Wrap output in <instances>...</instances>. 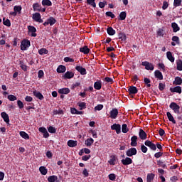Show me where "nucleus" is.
<instances>
[{
    "mask_svg": "<svg viewBox=\"0 0 182 182\" xmlns=\"http://www.w3.org/2000/svg\"><path fill=\"white\" fill-rule=\"evenodd\" d=\"M31 46V41L27 39H24L21 43V50H27L28 48Z\"/></svg>",
    "mask_w": 182,
    "mask_h": 182,
    "instance_id": "1",
    "label": "nucleus"
},
{
    "mask_svg": "<svg viewBox=\"0 0 182 182\" xmlns=\"http://www.w3.org/2000/svg\"><path fill=\"white\" fill-rule=\"evenodd\" d=\"M28 35L31 36L32 38H36L38 36V34H36V28L33 26H28Z\"/></svg>",
    "mask_w": 182,
    "mask_h": 182,
    "instance_id": "2",
    "label": "nucleus"
},
{
    "mask_svg": "<svg viewBox=\"0 0 182 182\" xmlns=\"http://www.w3.org/2000/svg\"><path fill=\"white\" fill-rule=\"evenodd\" d=\"M57 21L53 17H49L46 21H45L43 25L44 26H48V25H50V26H53L55 23H56Z\"/></svg>",
    "mask_w": 182,
    "mask_h": 182,
    "instance_id": "3",
    "label": "nucleus"
},
{
    "mask_svg": "<svg viewBox=\"0 0 182 182\" xmlns=\"http://www.w3.org/2000/svg\"><path fill=\"white\" fill-rule=\"evenodd\" d=\"M144 144L147 147H149V149H151V150H152L153 151H156V150H157V146H156V144L151 142L150 140L145 141Z\"/></svg>",
    "mask_w": 182,
    "mask_h": 182,
    "instance_id": "4",
    "label": "nucleus"
},
{
    "mask_svg": "<svg viewBox=\"0 0 182 182\" xmlns=\"http://www.w3.org/2000/svg\"><path fill=\"white\" fill-rule=\"evenodd\" d=\"M136 154H137V149L134 147H132L126 151L127 157H132V156H136Z\"/></svg>",
    "mask_w": 182,
    "mask_h": 182,
    "instance_id": "5",
    "label": "nucleus"
},
{
    "mask_svg": "<svg viewBox=\"0 0 182 182\" xmlns=\"http://www.w3.org/2000/svg\"><path fill=\"white\" fill-rule=\"evenodd\" d=\"M142 66L145 67L146 70H154V65L151 63H149L148 61H144L141 63Z\"/></svg>",
    "mask_w": 182,
    "mask_h": 182,
    "instance_id": "6",
    "label": "nucleus"
},
{
    "mask_svg": "<svg viewBox=\"0 0 182 182\" xmlns=\"http://www.w3.org/2000/svg\"><path fill=\"white\" fill-rule=\"evenodd\" d=\"M14 11L10 12V15H11V16H16V15H18V13L21 14V11H22V6H15L14 7Z\"/></svg>",
    "mask_w": 182,
    "mask_h": 182,
    "instance_id": "7",
    "label": "nucleus"
},
{
    "mask_svg": "<svg viewBox=\"0 0 182 182\" xmlns=\"http://www.w3.org/2000/svg\"><path fill=\"white\" fill-rule=\"evenodd\" d=\"M170 109L173 110L174 113H180V107L176 102H171L169 105Z\"/></svg>",
    "mask_w": 182,
    "mask_h": 182,
    "instance_id": "8",
    "label": "nucleus"
},
{
    "mask_svg": "<svg viewBox=\"0 0 182 182\" xmlns=\"http://www.w3.org/2000/svg\"><path fill=\"white\" fill-rule=\"evenodd\" d=\"M111 130H115L117 134L122 133V127L119 124H114L111 126Z\"/></svg>",
    "mask_w": 182,
    "mask_h": 182,
    "instance_id": "9",
    "label": "nucleus"
},
{
    "mask_svg": "<svg viewBox=\"0 0 182 182\" xmlns=\"http://www.w3.org/2000/svg\"><path fill=\"white\" fill-rule=\"evenodd\" d=\"M118 159L117 156H116V155H111L110 156V159L108 161L109 164H110V166H115V164H117V161H118Z\"/></svg>",
    "mask_w": 182,
    "mask_h": 182,
    "instance_id": "10",
    "label": "nucleus"
},
{
    "mask_svg": "<svg viewBox=\"0 0 182 182\" xmlns=\"http://www.w3.org/2000/svg\"><path fill=\"white\" fill-rule=\"evenodd\" d=\"M109 117L111 119H116L117 117V114H119V110L117 108H113L109 112Z\"/></svg>",
    "mask_w": 182,
    "mask_h": 182,
    "instance_id": "11",
    "label": "nucleus"
},
{
    "mask_svg": "<svg viewBox=\"0 0 182 182\" xmlns=\"http://www.w3.org/2000/svg\"><path fill=\"white\" fill-rule=\"evenodd\" d=\"M75 69L77 70L79 72V73H80V75H85L87 74V72L86 71V68L80 65H77L75 68Z\"/></svg>",
    "mask_w": 182,
    "mask_h": 182,
    "instance_id": "12",
    "label": "nucleus"
},
{
    "mask_svg": "<svg viewBox=\"0 0 182 182\" xmlns=\"http://www.w3.org/2000/svg\"><path fill=\"white\" fill-rule=\"evenodd\" d=\"M121 163H122L124 166H129V164L133 163V160H132L130 157H126L124 159L121 160Z\"/></svg>",
    "mask_w": 182,
    "mask_h": 182,
    "instance_id": "13",
    "label": "nucleus"
},
{
    "mask_svg": "<svg viewBox=\"0 0 182 182\" xmlns=\"http://www.w3.org/2000/svg\"><path fill=\"white\" fill-rule=\"evenodd\" d=\"M139 136L141 140H146V139H147V134L146 133V132H144V130H143V129H140L139 132Z\"/></svg>",
    "mask_w": 182,
    "mask_h": 182,
    "instance_id": "14",
    "label": "nucleus"
},
{
    "mask_svg": "<svg viewBox=\"0 0 182 182\" xmlns=\"http://www.w3.org/2000/svg\"><path fill=\"white\" fill-rule=\"evenodd\" d=\"M170 92H171V93H178L179 95H181V87L180 86H176L172 88H170Z\"/></svg>",
    "mask_w": 182,
    "mask_h": 182,
    "instance_id": "15",
    "label": "nucleus"
},
{
    "mask_svg": "<svg viewBox=\"0 0 182 182\" xmlns=\"http://www.w3.org/2000/svg\"><path fill=\"white\" fill-rule=\"evenodd\" d=\"M130 146L132 147H136V146H137V136L134 135L133 136H132Z\"/></svg>",
    "mask_w": 182,
    "mask_h": 182,
    "instance_id": "16",
    "label": "nucleus"
},
{
    "mask_svg": "<svg viewBox=\"0 0 182 182\" xmlns=\"http://www.w3.org/2000/svg\"><path fill=\"white\" fill-rule=\"evenodd\" d=\"M1 116L2 119L4 120L5 123H6L7 124H9V115H8L6 112H3L1 113Z\"/></svg>",
    "mask_w": 182,
    "mask_h": 182,
    "instance_id": "17",
    "label": "nucleus"
},
{
    "mask_svg": "<svg viewBox=\"0 0 182 182\" xmlns=\"http://www.w3.org/2000/svg\"><path fill=\"white\" fill-rule=\"evenodd\" d=\"M128 92L129 95H136L139 90H137L136 87L130 86L128 89Z\"/></svg>",
    "mask_w": 182,
    "mask_h": 182,
    "instance_id": "18",
    "label": "nucleus"
},
{
    "mask_svg": "<svg viewBox=\"0 0 182 182\" xmlns=\"http://www.w3.org/2000/svg\"><path fill=\"white\" fill-rule=\"evenodd\" d=\"M33 96L37 97V99H39V100H43L44 97H43V95L41 93V92L35 90V91H33Z\"/></svg>",
    "mask_w": 182,
    "mask_h": 182,
    "instance_id": "19",
    "label": "nucleus"
},
{
    "mask_svg": "<svg viewBox=\"0 0 182 182\" xmlns=\"http://www.w3.org/2000/svg\"><path fill=\"white\" fill-rule=\"evenodd\" d=\"M80 52L84 53V55H87L90 52V49L87 46H85L84 47L80 48Z\"/></svg>",
    "mask_w": 182,
    "mask_h": 182,
    "instance_id": "20",
    "label": "nucleus"
},
{
    "mask_svg": "<svg viewBox=\"0 0 182 182\" xmlns=\"http://www.w3.org/2000/svg\"><path fill=\"white\" fill-rule=\"evenodd\" d=\"M58 93H60V95H69L70 90L69 88H61L58 90Z\"/></svg>",
    "mask_w": 182,
    "mask_h": 182,
    "instance_id": "21",
    "label": "nucleus"
},
{
    "mask_svg": "<svg viewBox=\"0 0 182 182\" xmlns=\"http://www.w3.org/2000/svg\"><path fill=\"white\" fill-rule=\"evenodd\" d=\"M74 76H75V73L70 71H67L65 73L63 77L64 79H72Z\"/></svg>",
    "mask_w": 182,
    "mask_h": 182,
    "instance_id": "22",
    "label": "nucleus"
},
{
    "mask_svg": "<svg viewBox=\"0 0 182 182\" xmlns=\"http://www.w3.org/2000/svg\"><path fill=\"white\" fill-rule=\"evenodd\" d=\"M155 77L159 80H163V73L160 70H156L154 72Z\"/></svg>",
    "mask_w": 182,
    "mask_h": 182,
    "instance_id": "23",
    "label": "nucleus"
},
{
    "mask_svg": "<svg viewBox=\"0 0 182 182\" xmlns=\"http://www.w3.org/2000/svg\"><path fill=\"white\" fill-rule=\"evenodd\" d=\"M58 73H65L66 72V67L63 65H60L57 68Z\"/></svg>",
    "mask_w": 182,
    "mask_h": 182,
    "instance_id": "24",
    "label": "nucleus"
},
{
    "mask_svg": "<svg viewBox=\"0 0 182 182\" xmlns=\"http://www.w3.org/2000/svg\"><path fill=\"white\" fill-rule=\"evenodd\" d=\"M166 58L167 59H168V60H170V62H171L172 63H174L175 58L173 56V53L171 51H168L166 53Z\"/></svg>",
    "mask_w": 182,
    "mask_h": 182,
    "instance_id": "25",
    "label": "nucleus"
},
{
    "mask_svg": "<svg viewBox=\"0 0 182 182\" xmlns=\"http://www.w3.org/2000/svg\"><path fill=\"white\" fill-rule=\"evenodd\" d=\"M48 182H60V181H59V179L58 178V177L55 175L50 176L48 178Z\"/></svg>",
    "mask_w": 182,
    "mask_h": 182,
    "instance_id": "26",
    "label": "nucleus"
},
{
    "mask_svg": "<svg viewBox=\"0 0 182 182\" xmlns=\"http://www.w3.org/2000/svg\"><path fill=\"white\" fill-rule=\"evenodd\" d=\"M94 88L96 89V90H100V89H102V81L101 80L96 81L94 83Z\"/></svg>",
    "mask_w": 182,
    "mask_h": 182,
    "instance_id": "27",
    "label": "nucleus"
},
{
    "mask_svg": "<svg viewBox=\"0 0 182 182\" xmlns=\"http://www.w3.org/2000/svg\"><path fill=\"white\" fill-rule=\"evenodd\" d=\"M171 28L174 33L178 32V31H180V27L178 26V24H177V23L176 22L171 23Z\"/></svg>",
    "mask_w": 182,
    "mask_h": 182,
    "instance_id": "28",
    "label": "nucleus"
},
{
    "mask_svg": "<svg viewBox=\"0 0 182 182\" xmlns=\"http://www.w3.org/2000/svg\"><path fill=\"white\" fill-rule=\"evenodd\" d=\"M166 116L169 120V122H171L173 124H176V119H174V117L170 113V112H166Z\"/></svg>",
    "mask_w": 182,
    "mask_h": 182,
    "instance_id": "29",
    "label": "nucleus"
},
{
    "mask_svg": "<svg viewBox=\"0 0 182 182\" xmlns=\"http://www.w3.org/2000/svg\"><path fill=\"white\" fill-rule=\"evenodd\" d=\"M20 68L23 70V72H28V66L25 65V63L23 61L20 60L19 61Z\"/></svg>",
    "mask_w": 182,
    "mask_h": 182,
    "instance_id": "30",
    "label": "nucleus"
},
{
    "mask_svg": "<svg viewBox=\"0 0 182 182\" xmlns=\"http://www.w3.org/2000/svg\"><path fill=\"white\" fill-rule=\"evenodd\" d=\"M33 9L34 12H41V4L39 3H35L33 4Z\"/></svg>",
    "mask_w": 182,
    "mask_h": 182,
    "instance_id": "31",
    "label": "nucleus"
},
{
    "mask_svg": "<svg viewBox=\"0 0 182 182\" xmlns=\"http://www.w3.org/2000/svg\"><path fill=\"white\" fill-rule=\"evenodd\" d=\"M118 38L120 39L122 42H125L126 39H127V37L126 36V34L124 33L119 32L118 34Z\"/></svg>",
    "mask_w": 182,
    "mask_h": 182,
    "instance_id": "32",
    "label": "nucleus"
},
{
    "mask_svg": "<svg viewBox=\"0 0 182 182\" xmlns=\"http://www.w3.org/2000/svg\"><path fill=\"white\" fill-rule=\"evenodd\" d=\"M107 32L109 36H113V35H116V31L113 29L112 27H108L107 28Z\"/></svg>",
    "mask_w": 182,
    "mask_h": 182,
    "instance_id": "33",
    "label": "nucleus"
},
{
    "mask_svg": "<svg viewBox=\"0 0 182 182\" xmlns=\"http://www.w3.org/2000/svg\"><path fill=\"white\" fill-rule=\"evenodd\" d=\"M68 146L69 147H76L77 146V141L69 140L68 141Z\"/></svg>",
    "mask_w": 182,
    "mask_h": 182,
    "instance_id": "34",
    "label": "nucleus"
},
{
    "mask_svg": "<svg viewBox=\"0 0 182 182\" xmlns=\"http://www.w3.org/2000/svg\"><path fill=\"white\" fill-rule=\"evenodd\" d=\"M93 143H95V140L92 138H88L85 140V145L87 147H90Z\"/></svg>",
    "mask_w": 182,
    "mask_h": 182,
    "instance_id": "35",
    "label": "nucleus"
},
{
    "mask_svg": "<svg viewBox=\"0 0 182 182\" xmlns=\"http://www.w3.org/2000/svg\"><path fill=\"white\" fill-rule=\"evenodd\" d=\"M155 175L154 173H148L146 176V181L151 182L154 180Z\"/></svg>",
    "mask_w": 182,
    "mask_h": 182,
    "instance_id": "36",
    "label": "nucleus"
},
{
    "mask_svg": "<svg viewBox=\"0 0 182 182\" xmlns=\"http://www.w3.org/2000/svg\"><path fill=\"white\" fill-rule=\"evenodd\" d=\"M20 136L23 139H25L26 140H29V134H28L26 132L21 131L20 132Z\"/></svg>",
    "mask_w": 182,
    "mask_h": 182,
    "instance_id": "37",
    "label": "nucleus"
},
{
    "mask_svg": "<svg viewBox=\"0 0 182 182\" xmlns=\"http://www.w3.org/2000/svg\"><path fill=\"white\" fill-rule=\"evenodd\" d=\"M39 171L43 176H46V174H48V169H46L45 166H41Z\"/></svg>",
    "mask_w": 182,
    "mask_h": 182,
    "instance_id": "38",
    "label": "nucleus"
},
{
    "mask_svg": "<svg viewBox=\"0 0 182 182\" xmlns=\"http://www.w3.org/2000/svg\"><path fill=\"white\" fill-rule=\"evenodd\" d=\"M176 69L177 70H179L181 72L182 70V60H178L176 61Z\"/></svg>",
    "mask_w": 182,
    "mask_h": 182,
    "instance_id": "39",
    "label": "nucleus"
},
{
    "mask_svg": "<svg viewBox=\"0 0 182 182\" xmlns=\"http://www.w3.org/2000/svg\"><path fill=\"white\" fill-rule=\"evenodd\" d=\"M42 5L43 6H52V1L50 0H43Z\"/></svg>",
    "mask_w": 182,
    "mask_h": 182,
    "instance_id": "40",
    "label": "nucleus"
},
{
    "mask_svg": "<svg viewBox=\"0 0 182 182\" xmlns=\"http://www.w3.org/2000/svg\"><path fill=\"white\" fill-rule=\"evenodd\" d=\"M40 18H41L40 13H35L33 14V19L36 22H38V21H39Z\"/></svg>",
    "mask_w": 182,
    "mask_h": 182,
    "instance_id": "41",
    "label": "nucleus"
},
{
    "mask_svg": "<svg viewBox=\"0 0 182 182\" xmlns=\"http://www.w3.org/2000/svg\"><path fill=\"white\" fill-rule=\"evenodd\" d=\"M182 84V78L181 77H176L175 81L173 82V85H181Z\"/></svg>",
    "mask_w": 182,
    "mask_h": 182,
    "instance_id": "42",
    "label": "nucleus"
},
{
    "mask_svg": "<svg viewBox=\"0 0 182 182\" xmlns=\"http://www.w3.org/2000/svg\"><path fill=\"white\" fill-rule=\"evenodd\" d=\"M3 25H5V26H11V20L8 18H3Z\"/></svg>",
    "mask_w": 182,
    "mask_h": 182,
    "instance_id": "43",
    "label": "nucleus"
},
{
    "mask_svg": "<svg viewBox=\"0 0 182 182\" xmlns=\"http://www.w3.org/2000/svg\"><path fill=\"white\" fill-rule=\"evenodd\" d=\"M72 114H83V112L78 111L76 108H71Z\"/></svg>",
    "mask_w": 182,
    "mask_h": 182,
    "instance_id": "44",
    "label": "nucleus"
},
{
    "mask_svg": "<svg viewBox=\"0 0 182 182\" xmlns=\"http://www.w3.org/2000/svg\"><path fill=\"white\" fill-rule=\"evenodd\" d=\"M126 16H127V13H126V11H122L119 14V19L121 21H124V19H126Z\"/></svg>",
    "mask_w": 182,
    "mask_h": 182,
    "instance_id": "45",
    "label": "nucleus"
},
{
    "mask_svg": "<svg viewBox=\"0 0 182 182\" xmlns=\"http://www.w3.org/2000/svg\"><path fill=\"white\" fill-rule=\"evenodd\" d=\"M48 52L46 48H41L38 50L39 55H48Z\"/></svg>",
    "mask_w": 182,
    "mask_h": 182,
    "instance_id": "46",
    "label": "nucleus"
},
{
    "mask_svg": "<svg viewBox=\"0 0 182 182\" xmlns=\"http://www.w3.org/2000/svg\"><path fill=\"white\" fill-rule=\"evenodd\" d=\"M77 106H79L80 110H83V109H86V102H78Z\"/></svg>",
    "mask_w": 182,
    "mask_h": 182,
    "instance_id": "47",
    "label": "nucleus"
},
{
    "mask_svg": "<svg viewBox=\"0 0 182 182\" xmlns=\"http://www.w3.org/2000/svg\"><path fill=\"white\" fill-rule=\"evenodd\" d=\"M144 82L145 85H146V87H151V85L150 84V83H151V81L150 80V79H149L147 77H144Z\"/></svg>",
    "mask_w": 182,
    "mask_h": 182,
    "instance_id": "48",
    "label": "nucleus"
},
{
    "mask_svg": "<svg viewBox=\"0 0 182 182\" xmlns=\"http://www.w3.org/2000/svg\"><path fill=\"white\" fill-rule=\"evenodd\" d=\"M173 42H176V45H180V38L177 36H173L172 37Z\"/></svg>",
    "mask_w": 182,
    "mask_h": 182,
    "instance_id": "49",
    "label": "nucleus"
},
{
    "mask_svg": "<svg viewBox=\"0 0 182 182\" xmlns=\"http://www.w3.org/2000/svg\"><path fill=\"white\" fill-rule=\"evenodd\" d=\"M122 133H127V132H129V128L127 127V124H122Z\"/></svg>",
    "mask_w": 182,
    "mask_h": 182,
    "instance_id": "50",
    "label": "nucleus"
},
{
    "mask_svg": "<svg viewBox=\"0 0 182 182\" xmlns=\"http://www.w3.org/2000/svg\"><path fill=\"white\" fill-rule=\"evenodd\" d=\"M157 164L160 167H162V168H166L167 167V165H166V164H164L163 161H161V160H158L157 161Z\"/></svg>",
    "mask_w": 182,
    "mask_h": 182,
    "instance_id": "51",
    "label": "nucleus"
},
{
    "mask_svg": "<svg viewBox=\"0 0 182 182\" xmlns=\"http://www.w3.org/2000/svg\"><path fill=\"white\" fill-rule=\"evenodd\" d=\"M87 3L93 8H96V2H95V0H87Z\"/></svg>",
    "mask_w": 182,
    "mask_h": 182,
    "instance_id": "52",
    "label": "nucleus"
},
{
    "mask_svg": "<svg viewBox=\"0 0 182 182\" xmlns=\"http://www.w3.org/2000/svg\"><path fill=\"white\" fill-rule=\"evenodd\" d=\"M48 131L49 132V133L55 134V133H56V128L53 127L52 126H50L48 128Z\"/></svg>",
    "mask_w": 182,
    "mask_h": 182,
    "instance_id": "53",
    "label": "nucleus"
},
{
    "mask_svg": "<svg viewBox=\"0 0 182 182\" xmlns=\"http://www.w3.org/2000/svg\"><path fill=\"white\" fill-rule=\"evenodd\" d=\"M9 100H10V102H15V100H16V96L14 95H8Z\"/></svg>",
    "mask_w": 182,
    "mask_h": 182,
    "instance_id": "54",
    "label": "nucleus"
},
{
    "mask_svg": "<svg viewBox=\"0 0 182 182\" xmlns=\"http://www.w3.org/2000/svg\"><path fill=\"white\" fill-rule=\"evenodd\" d=\"M64 62L65 63L70 62L71 63H73V62H75V60L73 58H70V57H65Z\"/></svg>",
    "mask_w": 182,
    "mask_h": 182,
    "instance_id": "55",
    "label": "nucleus"
},
{
    "mask_svg": "<svg viewBox=\"0 0 182 182\" xmlns=\"http://www.w3.org/2000/svg\"><path fill=\"white\" fill-rule=\"evenodd\" d=\"M106 16H109V18H116V16L112 11H107L105 13Z\"/></svg>",
    "mask_w": 182,
    "mask_h": 182,
    "instance_id": "56",
    "label": "nucleus"
},
{
    "mask_svg": "<svg viewBox=\"0 0 182 182\" xmlns=\"http://www.w3.org/2000/svg\"><path fill=\"white\" fill-rule=\"evenodd\" d=\"M182 0H174L173 6L176 8V6H180L181 5Z\"/></svg>",
    "mask_w": 182,
    "mask_h": 182,
    "instance_id": "57",
    "label": "nucleus"
},
{
    "mask_svg": "<svg viewBox=\"0 0 182 182\" xmlns=\"http://www.w3.org/2000/svg\"><path fill=\"white\" fill-rule=\"evenodd\" d=\"M147 150H149L147 146H146L144 144L141 145V151L142 153H147Z\"/></svg>",
    "mask_w": 182,
    "mask_h": 182,
    "instance_id": "58",
    "label": "nucleus"
},
{
    "mask_svg": "<svg viewBox=\"0 0 182 182\" xmlns=\"http://www.w3.org/2000/svg\"><path fill=\"white\" fill-rule=\"evenodd\" d=\"M45 73H43V70H40L38 73V79H42L43 76H44Z\"/></svg>",
    "mask_w": 182,
    "mask_h": 182,
    "instance_id": "59",
    "label": "nucleus"
},
{
    "mask_svg": "<svg viewBox=\"0 0 182 182\" xmlns=\"http://www.w3.org/2000/svg\"><path fill=\"white\" fill-rule=\"evenodd\" d=\"M157 35H158V36H164V30L159 28L157 31Z\"/></svg>",
    "mask_w": 182,
    "mask_h": 182,
    "instance_id": "60",
    "label": "nucleus"
},
{
    "mask_svg": "<svg viewBox=\"0 0 182 182\" xmlns=\"http://www.w3.org/2000/svg\"><path fill=\"white\" fill-rule=\"evenodd\" d=\"M164 87H166V85L163 84L162 82H159V89L161 92H163V90H164Z\"/></svg>",
    "mask_w": 182,
    "mask_h": 182,
    "instance_id": "61",
    "label": "nucleus"
},
{
    "mask_svg": "<svg viewBox=\"0 0 182 182\" xmlns=\"http://www.w3.org/2000/svg\"><path fill=\"white\" fill-rule=\"evenodd\" d=\"M109 179L111 180V181H114V180H116V175L114 173L109 174Z\"/></svg>",
    "mask_w": 182,
    "mask_h": 182,
    "instance_id": "62",
    "label": "nucleus"
},
{
    "mask_svg": "<svg viewBox=\"0 0 182 182\" xmlns=\"http://www.w3.org/2000/svg\"><path fill=\"white\" fill-rule=\"evenodd\" d=\"M17 105L18 106L19 109H23V102H22V101L18 100Z\"/></svg>",
    "mask_w": 182,
    "mask_h": 182,
    "instance_id": "63",
    "label": "nucleus"
},
{
    "mask_svg": "<svg viewBox=\"0 0 182 182\" xmlns=\"http://www.w3.org/2000/svg\"><path fill=\"white\" fill-rule=\"evenodd\" d=\"M102 109H103V105H97L95 107V111H100V110H102Z\"/></svg>",
    "mask_w": 182,
    "mask_h": 182,
    "instance_id": "64",
    "label": "nucleus"
}]
</instances>
